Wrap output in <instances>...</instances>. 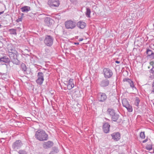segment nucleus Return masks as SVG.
Returning a JSON list of instances; mask_svg holds the SVG:
<instances>
[{
	"mask_svg": "<svg viewBox=\"0 0 154 154\" xmlns=\"http://www.w3.org/2000/svg\"><path fill=\"white\" fill-rule=\"evenodd\" d=\"M109 81L107 79H105L102 80L100 82V85L103 87H106L109 85Z\"/></svg>",
	"mask_w": 154,
	"mask_h": 154,
	"instance_id": "obj_16",
	"label": "nucleus"
},
{
	"mask_svg": "<svg viewBox=\"0 0 154 154\" xmlns=\"http://www.w3.org/2000/svg\"><path fill=\"white\" fill-rule=\"evenodd\" d=\"M107 112L108 114H109L111 116H112L113 115L116 113L115 110L109 108L107 109Z\"/></svg>",
	"mask_w": 154,
	"mask_h": 154,
	"instance_id": "obj_21",
	"label": "nucleus"
},
{
	"mask_svg": "<svg viewBox=\"0 0 154 154\" xmlns=\"http://www.w3.org/2000/svg\"><path fill=\"white\" fill-rule=\"evenodd\" d=\"M86 12L85 13V15L88 18L90 17V14L91 13V11L90 9L88 7L86 8Z\"/></svg>",
	"mask_w": 154,
	"mask_h": 154,
	"instance_id": "obj_23",
	"label": "nucleus"
},
{
	"mask_svg": "<svg viewBox=\"0 0 154 154\" xmlns=\"http://www.w3.org/2000/svg\"><path fill=\"white\" fill-rule=\"evenodd\" d=\"M73 81V80L72 79H69L67 85V88L68 89H71L74 87V85Z\"/></svg>",
	"mask_w": 154,
	"mask_h": 154,
	"instance_id": "obj_17",
	"label": "nucleus"
},
{
	"mask_svg": "<svg viewBox=\"0 0 154 154\" xmlns=\"http://www.w3.org/2000/svg\"><path fill=\"white\" fill-rule=\"evenodd\" d=\"M51 152H54L55 153L57 154V153L59 152L58 149L55 147H54L52 148V151Z\"/></svg>",
	"mask_w": 154,
	"mask_h": 154,
	"instance_id": "obj_28",
	"label": "nucleus"
},
{
	"mask_svg": "<svg viewBox=\"0 0 154 154\" xmlns=\"http://www.w3.org/2000/svg\"><path fill=\"white\" fill-rule=\"evenodd\" d=\"M83 40V38H80L79 39V41H82Z\"/></svg>",
	"mask_w": 154,
	"mask_h": 154,
	"instance_id": "obj_39",
	"label": "nucleus"
},
{
	"mask_svg": "<svg viewBox=\"0 0 154 154\" xmlns=\"http://www.w3.org/2000/svg\"><path fill=\"white\" fill-rule=\"evenodd\" d=\"M54 38L52 36L48 35L45 36L44 40V43L45 45L48 46H51L53 43Z\"/></svg>",
	"mask_w": 154,
	"mask_h": 154,
	"instance_id": "obj_3",
	"label": "nucleus"
},
{
	"mask_svg": "<svg viewBox=\"0 0 154 154\" xmlns=\"http://www.w3.org/2000/svg\"><path fill=\"white\" fill-rule=\"evenodd\" d=\"M10 67H12V66H11V65H10Z\"/></svg>",
	"mask_w": 154,
	"mask_h": 154,
	"instance_id": "obj_46",
	"label": "nucleus"
},
{
	"mask_svg": "<svg viewBox=\"0 0 154 154\" xmlns=\"http://www.w3.org/2000/svg\"><path fill=\"white\" fill-rule=\"evenodd\" d=\"M9 31L11 34L16 35V29H10Z\"/></svg>",
	"mask_w": 154,
	"mask_h": 154,
	"instance_id": "obj_26",
	"label": "nucleus"
},
{
	"mask_svg": "<svg viewBox=\"0 0 154 154\" xmlns=\"http://www.w3.org/2000/svg\"><path fill=\"white\" fill-rule=\"evenodd\" d=\"M119 154H125V153L123 152H122L121 153H120Z\"/></svg>",
	"mask_w": 154,
	"mask_h": 154,
	"instance_id": "obj_44",
	"label": "nucleus"
},
{
	"mask_svg": "<svg viewBox=\"0 0 154 154\" xmlns=\"http://www.w3.org/2000/svg\"><path fill=\"white\" fill-rule=\"evenodd\" d=\"M150 72L154 74V66H153L152 68L150 70Z\"/></svg>",
	"mask_w": 154,
	"mask_h": 154,
	"instance_id": "obj_33",
	"label": "nucleus"
},
{
	"mask_svg": "<svg viewBox=\"0 0 154 154\" xmlns=\"http://www.w3.org/2000/svg\"><path fill=\"white\" fill-rule=\"evenodd\" d=\"M124 82H126V83H128L130 85V87L132 88H136L134 85V82L131 79L128 78L124 79L123 80Z\"/></svg>",
	"mask_w": 154,
	"mask_h": 154,
	"instance_id": "obj_14",
	"label": "nucleus"
},
{
	"mask_svg": "<svg viewBox=\"0 0 154 154\" xmlns=\"http://www.w3.org/2000/svg\"><path fill=\"white\" fill-rule=\"evenodd\" d=\"M152 89L151 93H154V86H152Z\"/></svg>",
	"mask_w": 154,
	"mask_h": 154,
	"instance_id": "obj_34",
	"label": "nucleus"
},
{
	"mask_svg": "<svg viewBox=\"0 0 154 154\" xmlns=\"http://www.w3.org/2000/svg\"><path fill=\"white\" fill-rule=\"evenodd\" d=\"M18 153L19 154H27V152L23 150H19Z\"/></svg>",
	"mask_w": 154,
	"mask_h": 154,
	"instance_id": "obj_30",
	"label": "nucleus"
},
{
	"mask_svg": "<svg viewBox=\"0 0 154 154\" xmlns=\"http://www.w3.org/2000/svg\"><path fill=\"white\" fill-rule=\"evenodd\" d=\"M111 117L112 120L114 122H116L117 120H118V122H120L122 121L121 119H119V116L116 113L111 116Z\"/></svg>",
	"mask_w": 154,
	"mask_h": 154,
	"instance_id": "obj_15",
	"label": "nucleus"
},
{
	"mask_svg": "<svg viewBox=\"0 0 154 154\" xmlns=\"http://www.w3.org/2000/svg\"><path fill=\"white\" fill-rule=\"evenodd\" d=\"M115 62H116V63H120V61H117V60H116L115 61Z\"/></svg>",
	"mask_w": 154,
	"mask_h": 154,
	"instance_id": "obj_38",
	"label": "nucleus"
},
{
	"mask_svg": "<svg viewBox=\"0 0 154 154\" xmlns=\"http://www.w3.org/2000/svg\"><path fill=\"white\" fill-rule=\"evenodd\" d=\"M8 55L9 57V59L7 56H4L0 57V62L8 63L9 66L11 61L14 64L19 65L20 62L17 59L18 53L17 51L15 49H8Z\"/></svg>",
	"mask_w": 154,
	"mask_h": 154,
	"instance_id": "obj_1",
	"label": "nucleus"
},
{
	"mask_svg": "<svg viewBox=\"0 0 154 154\" xmlns=\"http://www.w3.org/2000/svg\"><path fill=\"white\" fill-rule=\"evenodd\" d=\"M54 145L53 143L50 141L45 142L43 144V147L45 149H48L51 148Z\"/></svg>",
	"mask_w": 154,
	"mask_h": 154,
	"instance_id": "obj_11",
	"label": "nucleus"
},
{
	"mask_svg": "<svg viewBox=\"0 0 154 154\" xmlns=\"http://www.w3.org/2000/svg\"><path fill=\"white\" fill-rule=\"evenodd\" d=\"M75 44L77 45H78L79 44V42H75Z\"/></svg>",
	"mask_w": 154,
	"mask_h": 154,
	"instance_id": "obj_41",
	"label": "nucleus"
},
{
	"mask_svg": "<svg viewBox=\"0 0 154 154\" xmlns=\"http://www.w3.org/2000/svg\"><path fill=\"white\" fill-rule=\"evenodd\" d=\"M20 69L23 72V73L26 75L29 74L31 73L30 69L27 68L25 63H22L20 65Z\"/></svg>",
	"mask_w": 154,
	"mask_h": 154,
	"instance_id": "obj_7",
	"label": "nucleus"
},
{
	"mask_svg": "<svg viewBox=\"0 0 154 154\" xmlns=\"http://www.w3.org/2000/svg\"><path fill=\"white\" fill-rule=\"evenodd\" d=\"M77 26L79 28L83 29L86 26V24L84 22L79 21L77 22L76 23Z\"/></svg>",
	"mask_w": 154,
	"mask_h": 154,
	"instance_id": "obj_19",
	"label": "nucleus"
},
{
	"mask_svg": "<svg viewBox=\"0 0 154 154\" xmlns=\"http://www.w3.org/2000/svg\"><path fill=\"white\" fill-rule=\"evenodd\" d=\"M107 98V96L105 93L100 92L98 94V100L100 102L105 101Z\"/></svg>",
	"mask_w": 154,
	"mask_h": 154,
	"instance_id": "obj_10",
	"label": "nucleus"
},
{
	"mask_svg": "<svg viewBox=\"0 0 154 154\" xmlns=\"http://www.w3.org/2000/svg\"><path fill=\"white\" fill-rule=\"evenodd\" d=\"M140 100L138 97H136L135 98L134 104L135 106L138 107L139 106Z\"/></svg>",
	"mask_w": 154,
	"mask_h": 154,
	"instance_id": "obj_25",
	"label": "nucleus"
},
{
	"mask_svg": "<svg viewBox=\"0 0 154 154\" xmlns=\"http://www.w3.org/2000/svg\"><path fill=\"white\" fill-rule=\"evenodd\" d=\"M66 28L67 29H72L74 28L76 25V23L75 21L72 20H67L65 23Z\"/></svg>",
	"mask_w": 154,
	"mask_h": 154,
	"instance_id": "obj_4",
	"label": "nucleus"
},
{
	"mask_svg": "<svg viewBox=\"0 0 154 154\" xmlns=\"http://www.w3.org/2000/svg\"><path fill=\"white\" fill-rule=\"evenodd\" d=\"M122 104L123 106L125 107L129 104V102H128V101L126 99H124L122 100Z\"/></svg>",
	"mask_w": 154,
	"mask_h": 154,
	"instance_id": "obj_24",
	"label": "nucleus"
},
{
	"mask_svg": "<svg viewBox=\"0 0 154 154\" xmlns=\"http://www.w3.org/2000/svg\"><path fill=\"white\" fill-rule=\"evenodd\" d=\"M110 125L107 123H105L103 126V130L105 133H108L109 131Z\"/></svg>",
	"mask_w": 154,
	"mask_h": 154,
	"instance_id": "obj_13",
	"label": "nucleus"
},
{
	"mask_svg": "<svg viewBox=\"0 0 154 154\" xmlns=\"http://www.w3.org/2000/svg\"><path fill=\"white\" fill-rule=\"evenodd\" d=\"M152 146L151 145H148L146 146V149L149 150H152Z\"/></svg>",
	"mask_w": 154,
	"mask_h": 154,
	"instance_id": "obj_31",
	"label": "nucleus"
},
{
	"mask_svg": "<svg viewBox=\"0 0 154 154\" xmlns=\"http://www.w3.org/2000/svg\"><path fill=\"white\" fill-rule=\"evenodd\" d=\"M152 86L154 87V80L153 81V82Z\"/></svg>",
	"mask_w": 154,
	"mask_h": 154,
	"instance_id": "obj_43",
	"label": "nucleus"
},
{
	"mask_svg": "<svg viewBox=\"0 0 154 154\" xmlns=\"http://www.w3.org/2000/svg\"><path fill=\"white\" fill-rule=\"evenodd\" d=\"M49 154H57L56 153H55L54 152H51Z\"/></svg>",
	"mask_w": 154,
	"mask_h": 154,
	"instance_id": "obj_37",
	"label": "nucleus"
},
{
	"mask_svg": "<svg viewBox=\"0 0 154 154\" xmlns=\"http://www.w3.org/2000/svg\"><path fill=\"white\" fill-rule=\"evenodd\" d=\"M22 12H27L30 10V8L28 6H24L21 8Z\"/></svg>",
	"mask_w": 154,
	"mask_h": 154,
	"instance_id": "obj_22",
	"label": "nucleus"
},
{
	"mask_svg": "<svg viewBox=\"0 0 154 154\" xmlns=\"http://www.w3.org/2000/svg\"><path fill=\"white\" fill-rule=\"evenodd\" d=\"M103 73L104 77L106 79L111 78L113 75L112 71L110 69L107 68L103 69Z\"/></svg>",
	"mask_w": 154,
	"mask_h": 154,
	"instance_id": "obj_6",
	"label": "nucleus"
},
{
	"mask_svg": "<svg viewBox=\"0 0 154 154\" xmlns=\"http://www.w3.org/2000/svg\"><path fill=\"white\" fill-rule=\"evenodd\" d=\"M22 17H19L18 19H17L16 21L17 22H19L21 21L22 20Z\"/></svg>",
	"mask_w": 154,
	"mask_h": 154,
	"instance_id": "obj_32",
	"label": "nucleus"
},
{
	"mask_svg": "<svg viewBox=\"0 0 154 154\" xmlns=\"http://www.w3.org/2000/svg\"><path fill=\"white\" fill-rule=\"evenodd\" d=\"M70 1L72 3H74V2H75L76 0H70Z\"/></svg>",
	"mask_w": 154,
	"mask_h": 154,
	"instance_id": "obj_36",
	"label": "nucleus"
},
{
	"mask_svg": "<svg viewBox=\"0 0 154 154\" xmlns=\"http://www.w3.org/2000/svg\"><path fill=\"white\" fill-rule=\"evenodd\" d=\"M53 20L49 17L46 18L45 20V24L49 26L52 25Z\"/></svg>",
	"mask_w": 154,
	"mask_h": 154,
	"instance_id": "obj_18",
	"label": "nucleus"
},
{
	"mask_svg": "<svg viewBox=\"0 0 154 154\" xmlns=\"http://www.w3.org/2000/svg\"><path fill=\"white\" fill-rule=\"evenodd\" d=\"M4 13V11L0 12V15H1V14H3Z\"/></svg>",
	"mask_w": 154,
	"mask_h": 154,
	"instance_id": "obj_40",
	"label": "nucleus"
},
{
	"mask_svg": "<svg viewBox=\"0 0 154 154\" xmlns=\"http://www.w3.org/2000/svg\"><path fill=\"white\" fill-rule=\"evenodd\" d=\"M2 26V25L0 24V28H1Z\"/></svg>",
	"mask_w": 154,
	"mask_h": 154,
	"instance_id": "obj_45",
	"label": "nucleus"
},
{
	"mask_svg": "<svg viewBox=\"0 0 154 154\" xmlns=\"http://www.w3.org/2000/svg\"><path fill=\"white\" fill-rule=\"evenodd\" d=\"M22 145V143L21 140H17L14 142L12 145V148L14 149H20Z\"/></svg>",
	"mask_w": 154,
	"mask_h": 154,
	"instance_id": "obj_9",
	"label": "nucleus"
},
{
	"mask_svg": "<svg viewBox=\"0 0 154 154\" xmlns=\"http://www.w3.org/2000/svg\"><path fill=\"white\" fill-rule=\"evenodd\" d=\"M153 104V105H154V103Z\"/></svg>",
	"mask_w": 154,
	"mask_h": 154,
	"instance_id": "obj_47",
	"label": "nucleus"
},
{
	"mask_svg": "<svg viewBox=\"0 0 154 154\" xmlns=\"http://www.w3.org/2000/svg\"><path fill=\"white\" fill-rule=\"evenodd\" d=\"M37 79L36 80V83L38 85H41L44 80L43 73L41 72H39L37 74Z\"/></svg>",
	"mask_w": 154,
	"mask_h": 154,
	"instance_id": "obj_5",
	"label": "nucleus"
},
{
	"mask_svg": "<svg viewBox=\"0 0 154 154\" xmlns=\"http://www.w3.org/2000/svg\"><path fill=\"white\" fill-rule=\"evenodd\" d=\"M112 138L115 141H118L120 138L121 135L118 132H114L111 134Z\"/></svg>",
	"mask_w": 154,
	"mask_h": 154,
	"instance_id": "obj_12",
	"label": "nucleus"
},
{
	"mask_svg": "<svg viewBox=\"0 0 154 154\" xmlns=\"http://www.w3.org/2000/svg\"><path fill=\"white\" fill-rule=\"evenodd\" d=\"M144 132H141L140 133V137L142 139H143L145 138V135Z\"/></svg>",
	"mask_w": 154,
	"mask_h": 154,
	"instance_id": "obj_29",
	"label": "nucleus"
},
{
	"mask_svg": "<svg viewBox=\"0 0 154 154\" xmlns=\"http://www.w3.org/2000/svg\"><path fill=\"white\" fill-rule=\"evenodd\" d=\"M39 40H40V41H42V38H39Z\"/></svg>",
	"mask_w": 154,
	"mask_h": 154,
	"instance_id": "obj_42",
	"label": "nucleus"
},
{
	"mask_svg": "<svg viewBox=\"0 0 154 154\" xmlns=\"http://www.w3.org/2000/svg\"><path fill=\"white\" fill-rule=\"evenodd\" d=\"M125 107L127 109L128 111L129 112H132L133 111V109L132 106L130 104L126 106Z\"/></svg>",
	"mask_w": 154,
	"mask_h": 154,
	"instance_id": "obj_27",
	"label": "nucleus"
},
{
	"mask_svg": "<svg viewBox=\"0 0 154 154\" xmlns=\"http://www.w3.org/2000/svg\"><path fill=\"white\" fill-rule=\"evenodd\" d=\"M35 137L37 140L42 141L47 140L48 138V134L42 129H39L36 131Z\"/></svg>",
	"mask_w": 154,
	"mask_h": 154,
	"instance_id": "obj_2",
	"label": "nucleus"
},
{
	"mask_svg": "<svg viewBox=\"0 0 154 154\" xmlns=\"http://www.w3.org/2000/svg\"><path fill=\"white\" fill-rule=\"evenodd\" d=\"M148 141V138H147L145 140H143L142 142L143 143H145L147 141Z\"/></svg>",
	"mask_w": 154,
	"mask_h": 154,
	"instance_id": "obj_35",
	"label": "nucleus"
},
{
	"mask_svg": "<svg viewBox=\"0 0 154 154\" xmlns=\"http://www.w3.org/2000/svg\"><path fill=\"white\" fill-rule=\"evenodd\" d=\"M48 3L51 8L57 7L60 4L58 0H49Z\"/></svg>",
	"mask_w": 154,
	"mask_h": 154,
	"instance_id": "obj_8",
	"label": "nucleus"
},
{
	"mask_svg": "<svg viewBox=\"0 0 154 154\" xmlns=\"http://www.w3.org/2000/svg\"><path fill=\"white\" fill-rule=\"evenodd\" d=\"M146 52L149 57L152 59L154 58V53L153 52L152 50L148 49Z\"/></svg>",
	"mask_w": 154,
	"mask_h": 154,
	"instance_id": "obj_20",
	"label": "nucleus"
}]
</instances>
